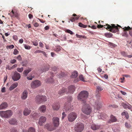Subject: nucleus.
Returning a JSON list of instances; mask_svg holds the SVG:
<instances>
[{
  "mask_svg": "<svg viewBox=\"0 0 132 132\" xmlns=\"http://www.w3.org/2000/svg\"><path fill=\"white\" fill-rule=\"evenodd\" d=\"M105 24L106 25L104 26V28L107 30L109 29V31L113 33H115L119 31L118 27L122 28V27L118 24H117V26L113 24H111V26L108 24Z\"/></svg>",
  "mask_w": 132,
  "mask_h": 132,
  "instance_id": "f257e3e1",
  "label": "nucleus"
},
{
  "mask_svg": "<svg viewBox=\"0 0 132 132\" xmlns=\"http://www.w3.org/2000/svg\"><path fill=\"white\" fill-rule=\"evenodd\" d=\"M88 93L86 91H82L79 94L78 99L82 102L84 103H86V99L88 96Z\"/></svg>",
  "mask_w": 132,
  "mask_h": 132,
  "instance_id": "f03ea898",
  "label": "nucleus"
},
{
  "mask_svg": "<svg viewBox=\"0 0 132 132\" xmlns=\"http://www.w3.org/2000/svg\"><path fill=\"white\" fill-rule=\"evenodd\" d=\"M82 108V111L85 114L87 115H89L92 112V109L90 106L88 104L84 103Z\"/></svg>",
  "mask_w": 132,
  "mask_h": 132,
  "instance_id": "7ed1b4c3",
  "label": "nucleus"
},
{
  "mask_svg": "<svg viewBox=\"0 0 132 132\" xmlns=\"http://www.w3.org/2000/svg\"><path fill=\"white\" fill-rule=\"evenodd\" d=\"M13 113L11 110L0 111V116L2 118H8L12 115Z\"/></svg>",
  "mask_w": 132,
  "mask_h": 132,
  "instance_id": "20e7f679",
  "label": "nucleus"
},
{
  "mask_svg": "<svg viewBox=\"0 0 132 132\" xmlns=\"http://www.w3.org/2000/svg\"><path fill=\"white\" fill-rule=\"evenodd\" d=\"M35 101L38 104H40L43 102L46 101L47 99L46 96L38 95L36 96L35 98Z\"/></svg>",
  "mask_w": 132,
  "mask_h": 132,
  "instance_id": "39448f33",
  "label": "nucleus"
},
{
  "mask_svg": "<svg viewBox=\"0 0 132 132\" xmlns=\"http://www.w3.org/2000/svg\"><path fill=\"white\" fill-rule=\"evenodd\" d=\"M84 125L82 123L78 122L75 125L74 130L77 132H81L84 128Z\"/></svg>",
  "mask_w": 132,
  "mask_h": 132,
  "instance_id": "423d86ee",
  "label": "nucleus"
},
{
  "mask_svg": "<svg viewBox=\"0 0 132 132\" xmlns=\"http://www.w3.org/2000/svg\"><path fill=\"white\" fill-rule=\"evenodd\" d=\"M77 116V114L76 112H71L69 114L68 116V120L70 122H72L76 118Z\"/></svg>",
  "mask_w": 132,
  "mask_h": 132,
  "instance_id": "0eeeda50",
  "label": "nucleus"
},
{
  "mask_svg": "<svg viewBox=\"0 0 132 132\" xmlns=\"http://www.w3.org/2000/svg\"><path fill=\"white\" fill-rule=\"evenodd\" d=\"M41 83L38 80H35L32 81L30 84V86L32 89H35L40 86Z\"/></svg>",
  "mask_w": 132,
  "mask_h": 132,
  "instance_id": "6e6552de",
  "label": "nucleus"
},
{
  "mask_svg": "<svg viewBox=\"0 0 132 132\" xmlns=\"http://www.w3.org/2000/svg\"><path fill=\"white\" fill-rule=\"evenodd\" d=\"M67 100L68 101V103H65L64 106V109L66 111L71 110V105H70V102L72 100V97L71 96L69 97L68 98Z\"/></svg>",
  "mask_w": 132,
  "mask_h": 132,
  "instance_id": "1a4fd4ad",
  "label": "nucleus"
},
{
  "mask_svg": "<svg viewBox=\"0 0 132 132\" xmlns=\"http://www.w3.org/2000/svg\"><path fill=\"white\" fill-rule=\"evenodd\" d=\"M21 75L20 73L15 72L12 77V79L14 81H17L19 80L21 78Z\"/></svg>",
  "mask_w": 132,
  "mask_h": 132,
  "instance_id": "9d476101",
  "label": "nucleus"
},
{
  "mask_svg": "<svg viewBox=\"0 0 132 132\" xmlns=\"http://www.w3.org/2000/svg\"><path fill=\"white\" fill-rule=\"evenodd\" d=\"M45 127L48 130L51 131L56 129L57 128L56 127H55L54 125H53L52 124H47L45 125Z\"/></svg>",
  "mask_w": 132,
  "mask_h": 132,
  "instance_id": "9b49d317",
  "label": "nucleus"
},
{
  "mask_svg": "<svg viewBox=\"0 0 132 132\" xmlns=\"http://www.w3.org/2000/svg\"><path fill=\"white\" fill-rule=\"evenodd\" d=\"M53 122L55 127H58L59 125V119L57 117H54L52 119Z\"/></svg>",
  "mask_w": 132,
  "mask_h": 132,
  "instance_id": "f8f14e48",
  "label": "nucleus"
},
{
  "mask_svg": "<svg viewBox=\"0 0 132 132\" xmlns=\"http://www.w3.org/2000/svg\"><path fill=\"white\" fill-rule=\"evenodd\" d=\"M130 27L128 26L127 27H124L123 28H122L123 29L124 31L128 30L129 31H129V34L130 35L132 36V22L130 24Z\"/></svg>",
  "mask_w": 132,
  "mask_h": 132,
  "instance_id": "ddd939ff",
  "label": "nucleus"
},
{
  "mask_svg": "<svg viewBox=\"0 0 132 132\" xmlns=\"http://www.w3.org/2000/svg\"><path fill=\"white\" fill-rule=\"evenodd\" d=\"M46 117L44 116L41 117L38 121V123L40 126H42L43 124L46 122Z\"/></svg>",
  "mask_w": 132,
  "mask_h": 132,
  "instance_id": "4468645a",
  "label": "nucleus"
},
{
  "mask_svg": "<svg viewBox=\"0 0 132 132\" xmlns=\"http://www.w3.org/2000/svg\"><path fill=\"white\" fill-rule=\"evenodd\" d=\"M8 122L11 125H16L18 123L17 121L15 118H11L9 120Z\"/></svg>",
  "mask_w": 132,
  "mask_h": 132,
  "instance_id": "2eb2a0df",
  "label": "nucleus"
},
{
  "mask_svg": "<svg viewBox=\"0 0 132 132\" xmlns=\"http://www.w3.org/2000/svg\"><path fill=\"white\" fill-rule=\"evenodd\" d=\"M94 106L95 110H98L100 108L102 105L98 101H97L95 102V103Z\"/></svg>",
  "mask_w": 132,
  "mask_h": 132,
  "instance_id": "dca6fc26",
  "label": "nucleus"
},
{
  "mask_svg": "<svg viewBox=\"0 0 132 132\" xmlns=\"http://www.w3.org/2000/svg\"><path fill=\"white\" fill-rule=\"evenodd\" d=\"M75 89V87L74 86L72 85L68 87V90L67 91V93H73Z\"/></svg>",
  "mask_w": 132,
  "mask_h": 132,
  "instance_id": "f3484780",
  "label": "nucleus"
},
{
  "mask_svg": "<svg viewBox=\"0 0 132 132\" xmlns=\"http://www.w3.org/2000/svg\"><path fill=\"white\" fill-rule=\"evenodd\" d=\"M28 92L26 90H24L21 96V98L23 100H25L27 97Z\"/></svg>",
  "mask_w": 132,
  "mask_h": 132,
  "instance_id": "a211bd4d",
  "label": "nucleus"
},
{
  "mask_svg": "<svg viewBox=\"0 0 132 132\" xmlns=\"http://www.w3.org/2000/svg\"><path fill=\"white\" fill-rule=\"evenodd\" d=\"M72 16L70 19V20L72 22H74L75 20L78 19L79 17V15H77L75 14H73L72 15Z\"/></svg>",
  "mask_w": 132,
  "mask_h": 132,
  "instance_id": "6ab92c4d",
  "label": "nucleus"
},
{
  "mask_svg": "<svg viewBox=\"0 0 132 132\" xmlns=\"http://www.w3.org/2000/svg\"><path fill=\"white\" fill-rule=\"evenodd\" d=\"M8 106V104L6 102L2 103L0 105V110H2L6 108Z\"/></svg>",
  "mask_w": 132,
  "mask_h": 132,
  "instance_id": "aec40b11",
  "label": "nucleus"
},
{
  "mask_svg": "<svg viewBox=\"0 0 132 132\" xmlns=\"http://www.w3.org/2000/svg\"><path fill=\"white\" fill-rule=\"evenodd\" d=\"M31 112V110L28 108H25L23 112V114L24 115L27 116L29 115Z\"/></svg>",
  "mask_w": 132,
  "mask_h": 132,
  "instance_id": "412c9836",
  "label": "nucleus"
},
{
  "mask_svg": "<svg viewBox=\"0 0 132 132\" xmlns=\"http://www.w3.org/2000/svg\"><path fill=\"white\" fill-rule=\"evenodd\" d=\"M53 109L54 110H57L59 109L60 105L59 103H55L52 105Z\"/></svg>",
  "mask_w": 132,
  "mask_h": 132,
  "instance_id": "4be33fe9",
  "label": "nucleus"
},
{
  "mask_svg": "<svg viewBox=\"0 0 132 132\" xmlns=\"http://www.w3.org/2000/svg\"><path fill=\"white\" fill-rule=\"evenodd\" d=\"M46 107L45 105H42L40 107L39 110L40 112L44 113L46 111Z\"/></svg>",
  "mask_w": 132,
  "mask_h": 132,
  "instance_id": "5701e85b",
  "label": "nucleus"
},
{
  "mask_svg": "<svg viewBox=\"0 0 132 132\" xmlns=\"http://www.w3.org/2000/svg\"><path fill=\"white\" fill-rule=\"evenodd\" d=\"M90 128L92 129L95 130L99 129L100 128V126L94 124H92Z\"/></svg>",
  "mask_w": 132,
  "mask_h": 132,
  "instance_id": "b1692460",
  "label": "nucleus"
},
{
  "mask_svg": "<svg viewBox=\"0 0 132 132\" xmlns=\"http://www.w3.org/2000/svg\"><path fill=\"white\" fill-rule=\"evenodd\" d=\"M67 92V91L66 90L65 88L63 87L61 90L59 91L58 94L59 95H63L65 93Z\"/></svg>",
  "mask_w": 132,
  "mask_h": 132,
  "instance_id": "393cba45",
  "label": "nucleus"
},
{
  "mask_svg": "<svg viewBox=\"0 0 132 132\" xmlns=\"http://www.w3.org/2000/svg\"><path fill=\"white\" fill-rule=\"evenodd\" d=\"M103 90V89L102 87L100 86H98L97 87V89L96 90V93H97L96 95H97L98 96H100V94L99 93V91H102Z\"/></svg>",
  "mask_w": 132,
  "mask_h": 132,
  "instance_id": "a878e982",
  "label": "nucleus"
},
{
  "mask_svg": "<svg viewBox=\"0 0 132 132\" xmlns=\"http://www.w3.org/2000/svg\"><path fill=\"white\" fill-rule=\"evenodd\" d=\"M122 105L124 109L128 108L129 109H130L131 108L132 106L130 104H127L124 103H122Z\"/></svg>",
  "mask_w": 132,
  "mask_h": 132,
  "instance_id": "bb28decb",
  "label": "nucleus"
},
{
  "mask_svg": "<svg viewBox=\"0 0 132 132\" xmlns=\"http://www.w3.org/2000/svg\"><path fill=\"white\" fill-rule=\"evenodd\" d=\"M32 70L31 68H28L27 69L25 70L23 72V74L25 76H27L28 74Z\"/></svg>",
  "mask_w": 132,
  "mask_h": 132,
  "instance_id": "cd10ccee",
  "label": "nucleus"
},
{
  "mask_svg": "<svg viewBox=\"0 0 132 132\" xmlns=\"http://www.w3.org/2000/svg\"><path fill=\"white\" fill-rule=\"evenodd\" d=\"M10 13L11 14H12V17H13V16H14L18 18L19 16V14L16 12L14 11L13 10Z\"/></svg>",
  "mask_w": 132,
  "mask_h": 132,
  "instance_id": "c85d7f7f",
  "label": "nucleus"
},
{
  "mask_svg": "<svg viewBox=\"0 0 132 132\" xmlns=\"http://www.w3.org/2000/svg\"><path fill=\"white\" fill-rule=\"evenodd\" d=\"M18 85V84L16 82L13 84L10 87L9 89L10 90H11L16 87Z\"/></svg>",
  "mask_w": 132,
  "mask_h": 132,
  "instance_id": "c756f323",
  "label": "nucleus"
},
{
  "mask_svg": "<svg viewBox=\"0 0 132 132\" xmlns=\"http://www.w3.org/2000/svg\"><path fill=\"white\" fill-rule=\"evenodd\" d=\"M50 67V66L49 65H47L46 66L44 67L43 69H42L40 71V72L42 73L48 70Z\"/></svg>",
  "mask_w": 132,
  "mask_h": 132,
  "instance_id": "7c9ffc66",
  "label": "nucleus"
},
{
  "mask_svg": "<svg viewBox=\"0 0 132 132\" xmlns=\"http://www.w3.org/2000/svg\"><path fill=\"white\" fill-rule=\"evenodd\" d=\"M117 121V119L115 116L112 115H111L110 121L111 122H116Z\"/></svg>",
  "mask_w": 132,
  "mask_h": 132,
  "instance_id": "2f4dec72",
  "label": "nucleus"
},
{
  "mask_svg": "<svg viewBox=\"0 0 132 132\" xmlns=\"http://www.w3.org/2000/svg\"><path fill=\"white\" fill-rule=\"evenodd\" d=\"M78 75V73L77 71H75L73 72L72 74L71 77L72 78H75L77 77Z\"/></svg>",
  "mask_w": 132,
  "mask_h": 132,
  "instance_id": "473e14b6",
  "label": "nucleus"
},
{
  "mask_svg": "<svg viewBox=\"0 0 132 132\" xmlns=\"http://www.w3.org/2000/svg\"><path fill=\"white\" fill-rule=\"evenodd\" d=\"M104 35L105 37H107L110 38L113 35L111 33H106Z\"/></svg>",
  "mask_w": 132,
  "mask_h": 132,
  "instance_id": "72a5a7b5",
  "label": "nucleus"
},
{
  "mask_svg": "<svg viewBox=\"0 0 132 132\" xmlns=\"http://www.w3.org/2000/svg\"><path fill=\"white\" fill-rule=\"evenodd\" d=\"M39 114L37 113H34L32 115L33 118L35 119H36L38 117Z\"/></svg>",
  "mask_w": 132,
  "mask_h": 132,
  "instance_id": "f704fd0d",
  "label": "nucleus"
},
{
  "mask_svg": "<svg viewBox=\"0 0 132 132\" xmlns=\"http://www.w3.org/2000/svg\"><path fill=\"white\" fill-rule=\"evenodd\" d=\"M27 132H35V130L34 128L31 127L29 129Z\"/></svg>",
  "mask_w": 132,
  "mask_h": 132,
  "instance_id": "c9c22d12",
  "label": "nucleus"
},
{
  "mask_svg": "<svg viewBox=\"0 0 132 132\" xmlns=\"http://www.w3.org/2000/svg\"><path fill=\"white\" fill-rule=\"evenodd\" d=\"M123 30L124 32L122 34V36L126 37H127L128 36V34L127 32L126 31L127 30L124 31L123 29Z\"/></svg>",
  "mask_w": 132,
  "mask_h": 132,
  "instance_id": "e433bc0d",
  "label": "nucleus"
},
{
  "mask_svg": "<svg viewBox=\"0 0 132 132\" xmlns=\"http://www.w3.org/2000/svg\"><path fill=\"white\" fill-rule=\"evenodd\" d=\"M54 81V80L52 78H50L49 79H48L46 82L49 83H52Z\"/></svg>",
  "mask_w": 132,
  "mask_h": 132,
  "instance_id": "4c0bfd02",
  "label": "nucleus"
},
{
  "mask_svg": "<svg viewBox=\"0 0 132 132\" xmlns=\"http://www.w3.org/2000/svg\"><path fill=\"white\" fill-rule=\"evenodd\" d=\"M79 26H80V27H82L84 28H86L87 27V26L84 25L82 24V23L80 22L79 23Z\"/></svg>",
  "mask_w": 132,
  "mask_h": 132,
  "instance_id": "58836bf2",
  "label": "nucleus"
},
{
  "mask_svg": "<svg viewBox=\"0 0 132 132\" xmlns=\"http://www.w3.org/2000/svg\"><path fill=\"white\" fill-rule=\"evenodd\" d=\"M79 78L80 80H81L83 81H85L84 77L82 75H80L79 76Z\"/></svg>",
  "mask_w": 132,
  "mask_h": 132,
  "instance_id": "ea45409f",
  "label": "nucleus"
},
{
  "mask_svg": "<svg viewBox=\"0 0 132 132\" xmlns=\"http://www.w3.org/2000/svg\"><path fill=\"white\" fill-rule=\"evenodd\" d=\"M23 70V67H21V68H17V70L18 71L20 72H22Z\"/></svg>",
  "mask_w": 132,
  "mask_h": 132,
  "instance_id": "a19ab883",
  "label": "nucleus"
},
{
  "mask_svg": "<svg viewBox=\"0 0 132 132\" xmlns=\"http://www.w3.org/2000/svg\"><path fill=\"white\" fill-rule=\"evenodd\" d=\"M24 46L25 48L26 49L29 50L31 48L28 45L24 44Z\"/></svg>",
  "mask_w": 132,
  "mask_h": 132,
  "instance_id": "79ce46f5",
  "label": "nucleus"
},
{
  "mask_svg": "<svg viewBox=\"0 0 132 132\" xmlns=\"http://www.w3.org/2000/svg\"><path fill=\"white\" fill-rule=\"evenodd\" d=\"M27 65V63L26 61H24L22 63V66L23 67H26Z\"/></svg>",
  "mask_w": 132,
  "mask_h": 132,
  "instance_id": "37998d69",
  "label": "nucleus"
},
{
  "mask_svg": "<svg viewBox=\"0 0 132 132\" xmlns=\"http://www.w3.org/2000/svg\"><path fill=\"white\" fill-rule=\"evenodd\" d=\"M16 58L19 61H21L22 60V57L20 55H18Z\"/></svg>",
  "mask_w": 132,
  "mask_h": 132,
  "instance_id": "c03bdc74",
  "label": "nucleus"
},
{
  "mask_svg": "<svg viewBox=\"0 0 132 132\" xmlns=\"http://www.w3.org/2000/svg\"><path fill=\"white\" fill-rule=\"evenodd\" d=\"M16 62V60L15 59H11L10 60V62L12 64H14Z\"/></svg>",
  "mask_w": 132,
  "mask_h": 132,
  "instance_id": "a18cd8bd",
  "label": "nucleus"
},
{
  "mask_svg": "<svg viewBox=\"0 0 132 132\" xmlns=\"http://www.w3.org/2000/svg\"><path fill=\"white\" fill-rule=\"evenodd\" d=\"M125 126L127 128H129L131 127V126L129 124H128V123L126 122L125 123Z\"/></svg>",
  "mask_w": 132,
  "mask_h": 132,
  "instance_id": "49530a36",
  "label": "nucleus"
},
{
  "mask_svg": "<svg viewBox=\"0 0 132 132\" xmlns=\"http://www.w3.org/2000/svg\"><path fill=\"white\" fill-rule=\"evenodd\" d=\"M14 47V46L13 45H12L9 46H8L7 47V48H9V49H12Z\"/></svg>",
  "mask_w": 132,
  "mask_h": 132,
  "instance_id": "de8ad7c7",
  "label": "nucleus"
},
{
  "mask_svg": "<svg viewBox=\"0 0 132 132\" xmlns=\"http://www.w3.org/2000/svg\"><path fill=\"white\" fill-rule=\"evenodd\" d=\"M19 53V51L16 49H15L13 52V54L14 55H17Z\"/></svg>",
  "mask_w": 132,
  "mask_h": 132,
  "instance_id": "09e8293b",
  "label": "nucleus"
},
{
  "mask_svg": "<svg viewBox=\"0 0 132 132\" xmlns=\"http://www.w3.org/2000/svg\"><path fill=\"white\" fill-rule=\"evenodd\" d=\"M121 55L123 56L126 57L127 56V54L124 52H121Z\"/></svg>",
  "mask_w": 132,
  "mask_h": 132,
  "instance_id": "8fccbe9b",
  "label": "nucleus"
},
{
  "mask_svg": "<svg viewBox=\"0 0 132 132\" xmlns=\"http://www.w3.org/2000/svg\"><path fill=\"white\" fill-rule=\"evenodd\" d=\"M34 77V76H29L27 77V79L28 80H32V78Z\"/></svg>",
  "mask_w": 132,
  "mask_h": 132,
  "instance_id": "3c124183",
  "label": "nucleus"
},
{
  "mask_svg": "<svg viewBox=\"0 0 132 132\" xmlns=\"http://www.w3.org/2000/svg\"><path fill=\"white\" fill-rule=\"evenodd\" d=\"M62 74L61 75H58V77L59 78H61L62 77H64V73L63 72L62 73Z\"/></svg>",
  "mask_w": 132,
  "mask_h": 132,
  "instance_id": "603ef678",
  "label": "nucleus"
},
{
  "mask_svg": "<svg viewBox=\"0 0 132 132\" xmlns=\"http://www.w3.org/2000/svg\"><path fill=\"white\" fill-rule=\"evenodd\" d=\"M61 50V48L60 46L57 47L56 49L55 50V51H59Z\"/></svg>",
  "mask_w": 132,
  "mask_h": 132,
  "instance_id": "864d4df0",
  "label": "nucleus"
},
{
  "mask_svg": "<svg viewBox=\"0 0 132 132\" xmlns=\"http://www.w3.org/2000/svg\"><path fill=\"white\" fill-rule=\"evenodd\" d=\"M104 26H105V25H101L100 24H98L97 25V27L99 28H102Z\"/></svg>",
  "mask_w": 132,
  "mask_h": 132,
  "instance_id": "5fc2aeb1",
  "label": "nucleus"
},
{
  "mask_svg": "<svg viewBox=\"0 0 132 132\" xmlns=\"http://www.w3.org/2000/svg\"><path fill=\"white\" fill-rule=\"evenodd\" d=\"M68 33H70L72 35L73 34V32L71 31V30H69V29H67V30L66 31Z\"/></svg>",
  "mask_w": 132,
  "mask_h": 132,
  "instance_id": "6e6d98bb",
  "label": "nucleus"
},
{
  "mask_svg": "<svg viewBox=\"0 0 132 132\" xmlns=\"http://www.w3.org/2000/svg\"><path fill=\"white\" fill-rule=\"evenodd\" d=\"M13 38L15 40H18V37L16 35H14L13 36Z\"/></svg>",
  "mask_w": 132,
  "mask_h": 132,
  "instance_id": "4d7b16f0",
  "label": "nucleus"
},
{
  "mask_svg": "<svg viewBox=\"0 0 132 132\" xmlns=\"http://www.w3.org/2000/svg\"><path fill=\"white\" fill-rule=\"evenodd\" d=\"M34 25L35 27H37L39 26V24L35 22L34 24Z\"/></svg>",
  "mask_w": 132,
  "mask_h": 132,
  "instance_id": "13d9d810",
  "label": "nucleus"
},
{
  "mask_svg": "<svg viewBox=\"0 0 132 132\" xmlns=\"http://www.w3.org/2000/svg\"><path fill=\"white\" fill-rule=\"evenodd\" d=\"M32 43L33 45L35 46H37L38 45V43L36 42H32Z\"/></svg>",
  "mask_w": 132,
  "mask_h": 132,
  "instance_id": "bf43d9fd",
  "label": "nucleus"
},
{
  "mask_svg": "<svg viewBox=\"0 0 132 132\" xmlns=\"http://www.w3.org/2000/svg\"><path fill=\"white\" fill-rule=\"evenodd\" d=\"M62 119H63L66 116V114H65V113L64 112H63L62 113Z\"/></svg>",
  "mask_w": 132,
  "mask_h": 132,
  "instance_id": "052dcab7",
  "label": "nucleus"
},
{
  "mask_svg": "<svg viewBox=\"0 0 132 132\" xmlns=\"http://www.w3.org/2000/svg\"><path fill=\"white\" fill-rule=\"evenodd\" d=\"M42 51H40V50H36V51H35V52L34 53H41Z\"/></svg>",
  "mask_w": 132,
  "mask_h": 132,
  "instance_id": "680f3d73",
  "label": "nucleus"
},
{
  "mask_svg": "<svg viewBox=\"0 0 132 132\" xmlns=\"http://www.w3.org/2000/svg\"><path fill=\"white\" fill-rule=\"evenodd\" d=\"M5 88L3 87L2 88L1 91L3 93H4L5 92Z\"/></svg>",
  "mask_w": 132,
  "mask_h": 132,
  "instance_id": "e2e57ef3",
  "label": "nucleus"
},
{
  "mask_svg": "<svg viewBox=\"0 0 132 132\" xmlns=\"http://www.w3.org/2000/svg\"><path fill=\"white\" fill-rule=\"evenodd\" d=\"M11 132H17V131L16 129H13L12 130Z\"/></svg>",
  "mask_w": 132,
  "mask_h": 132,
  "instance_id": "0e129e2a",
  "label": "nucleus"
},
{
  "mask_svg": "<svg viewBox=\"0 0 132 132\" xmlns=\"http://www.w3.org/2000/svg\"><path fill=\"white\" fill-rule=\"evenodd\" d=\"M52 68V70L54 71H56V70L57 69V68L55 67H54Z\"/></svg>",
  "mask_w": 132,
  "mask_h": 132,
  "instance_id": "69168bd1",
  "label": "nucleus"
},
{
  "mask_svg": "<svg viewBox=\"0 0 132 132\" xmlns=\"http://www.w3.org/2000/svg\"><path fill=\"white\" fill-rule=\"evenodd\" d=\"M28 16L29 18L31 19L33 17V16L31 14H29L28 15Z\"/></svg>",
  "mask_w": 132,
  "mask_h": 132,
  "instance_id": "338daca9",
  "label": "nucleus"
},
{
  "mask_svg": "<svg viewBox=\"0 0 132 132\" xmlns=\"http://www.w3.org/2000/svg\"><path fill=\"white\" fill-rule=\"evenodd\" d=\"M49 27L48 26H46L44 28L45 30H48L49 29Z\"/></svg>",
  "mask_w": 132,
  "mask_h": 132,
  "instance_id": "774afa93",
  "label": "nucleus"
}]
</instances>
